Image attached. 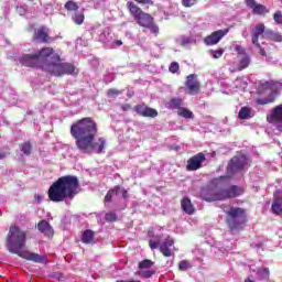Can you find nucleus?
Wrapping results in <instances>:
<instances>
[{"instance_id": "1", "label": "nucleus", "mask_w": 282, "mask_h": 282, "mask_svg": "<svg viewBox=\"0 0 282 282\" xmlns=\"http://www.w3.org/2000/svg\"><path fill=\"white\" fill-rule=\"evenodd\" d=\"M70 135L76 140V147L82 153L94 151L98 155L105 153L107 140L102 137L96 141L98 135V123L91 117H85L70 126Z\"/></svg>"}, {"instance_id": "2", "label": "nucleus", "mask_w": 282, "mask_h": 282, "mask_svg": "<svg viewBox=\"0 0 282 282\" xmlns=\"http://www.w3.org/2000/svg\"><path fill=\"white\" fill-rule=\"evenodd\" d=\"M6 241L7 249L9 252H11V254H18V257H21V259L33 261V263H45L47 261L45 256L23 250L28 241V234L21 230V228L17 225L9 228Z\"/></svg>"}, {"instance_id": "3", "label": "nucleus", "mask_w": 282, "mask_h": 282, "mask_svg": "<svg viewBox=\"0 0 282 282\" xmlns=\"http://www.w3.org/2000/svg\"><path fill=\"white\" fill-rule=\"evenodd\" d=\"M78 188H80V182L77 176H61L50 186L48 199L55 204L65 202V199H74L78 195Z\"/></svg>"}, {"instance_id": "4", "label": "nucleus", "mask_w": 282, "mask_h": 282, "mask_svg": "<svg viewBox=\"0 0 282 282\" xmlns=\"http://www.w3.org/2000/svg\"><path fill=\"white\" fill-rule=\"evenodd\" d=\"M41 69L42 72H46V74H51V76L57 77L76 76L78 74L74 64L61 62V55L54 52L48 57V61L41 65Z\"/></svg>"}, {"instance_id": "5", "label": "nucleus", "mask_w": 282, "mask_h": 282, "mask_svg": "<svg viewBox=\"0 0 282 282\" xmlns=\"http://www.w3.org/2000/svg\"><path fill=\"white\" fill-rule=\"evenodd\" d=\"M127 9L129 14L133 18L135 23L140 25V28H144L145 30H150L154 36L160 34V26L155 24V18L153 15L144 12L135 2L128 1Z\"/></svg>"}, {"instance_id": "6", "label": "nucleus", "mask_w": 282, "mask_h": 282, "mask_svg": "<svg viewBox=\"0 0 282 282\" xmlns=\"http://www.w3.org/2000/svg\"><path fill=\"white\" fill-rule=\"evenodd\" d=\"M246 221H248V215L246 209L241 207H230L226 213V224L231 232L243 230Z\"/></svg>"}, {"instance_id": "7", "label": "nucleus", "mask_w": 282, "mask_h": 282, "mask_svg": "<svg viewBox=\"0 0 282 282\" xmlns=\"http://www.w3.org/2000/svg\"><path fill=\"white\" fill-rule=\"evenodd\" d=\"M52 54H54V48L42 47L36 53L23 54L20 57V64H22L23 67H39L41 69V65H43V63H47Z\"/></svg>"}, {"instance_id": "8", "label": "nucleus", "mask_w": 282, "mask_h": 282, "mask_svg": "<svg viewBox=\"0 0 282 282\" xmlns=\"http://www.w3.org/2000/svg\"><path fill=\"white\" fill-rule=\"evenodd\" d=\"M246 166H248V156H246V154H237L229 161L227 173H229V175H237V173L245 171Z\"/></svg>"}, {"instance_id": "9", "label": "nucleus", "mask_w": 282, "mask_h": 282, "mask_svg": "<svg viewBox=\"0 0 282 282\" xmlns=\"http://www.w3.org/2000/svg\"><path fill=\"white\" fill-rule=\"evenodd\" d=\"M173 246H175V240L171 237H167L161 245L160 238L156 240H149V247L151 250H160L163 257H173Z\"/></svg>"}, {"instance_id": "10", "label": "nucleus", "mask_w": 282, "mask_h": 282, "mask_svg": "<svg viewBox=\"0 0 282 282\" xmlns=\"http://www.w3.org/2000/svg\"><path fill=\"white\" fill-rule=\"evenodd\" d=\"M185 88L189 96H197L202 91V82L197 78V74H191L186 77Z\"/></svg>"}, {"instance_id": "11", "label": "nucleus", "mask_w": 282, "mask_h": 282, "mask_svg": "<svg viewBox=\"0 0 282 282\" xmlns=\"http://www.w3.org/2000/svg\"><path fill=\"white\" fill-rule=\"evenodd\" d=\"M243 195V188L237 185H231L228 188L219 191L220 202H226V199H235V197H241Z\"/></svg>"}, {"instance_id": "12", "label": "nucleus", "mask_w": 282, "mask_h": 282, "mask_svg": "<svg viewBox=\"0 0 282 282\" xmlns=\"http://www.w3.org/2000/svg\"><path fill=\"white\" fill-rule=\"evenodd\" d=\"M204 162H206V154L204 152L197 153L187 160L186 171H199Z\"/></svg>"}, {"instance_id": "13", "label": "nucleus", "mask_w": 282, "mask_h": 282, "mask_svg": "<svg viewBox=\"0 0 282 282\" xmlns=\"http://www.w3.org/2000/svg\"><path fill=\"white\" fill-rule=\"evenodd\" d=\"M50 29L45 26H40L37 30L34 31L32 41L34 43H52L54 37L50 36Z\"/></svg>"}, {"instance_id": "14", "label": "nucleus", "mask_w": 282, "mask_h": 282, "mask_svg": "<svg viewBox=\"0 0 282 282\" xmlns=\"http://www.w3.org/2000/svg\"><path fill=\"white\" fill-rule=\"evenodd\" d=\"M228 32H230V29L214 31L212 34L207 35L204 39V43L207 46L217 45V43H219V41H221V39H224V36L228 34Z\"/></svg>"}, {"instance_id": "15", "label": "nucleus", "mask_w": 282, "mask_h": 282, "mask_svg": "<svg viewBox=\"0 0 282 282\" xmlns=\"http://www.w3.org/2000/svg\"><path fill=\"white\" fill-rule=\"evenodd\" d=\"M199 197L200 199H204V202H220L219 191L216 192L210 186L203 187L200 189Z\"/></svg>"}, {"instance_id": "16", "label": "nucleus", "mask_w": 282, "mask_h": 282, "mask_svg": "<svg viewBox=\"0 0 282 282\" xmlns=\"http://www.w3.org/2000/svg\"><path fill=\"white\" fill-rule=\"evenodd\" d=\"M134 111L142 118H158V111L155 108H151L145 104L134 106Z\"/></svg>"}, {"instance_id": "17", "label": "nucleus", "mask_w": 282, "mask_h": 282, "mask_svg": "<svg viewBox=\"0 0 282 282\" xmlns=\"http://www.w3.org/2000/svg\"><path fill=\"white\" fill-rule=\"evenodd\" d=\"M270 212L276 216L282 215V189H279L274 193V198Z\"/></svg>"}, {"instance_id": "18", "label": "nucleus", "mask_w": 282, "mask_h": 282, "mask_svg": "<svg viewBox=\"0 0 282 282\" xmlns=\"http://www.w3.org/2000/svg\"><path fill=\"white\" fill-rule=\"evenodd\" d=\"M265 34V24L258 23L254 25V28L251 30V43L256 45V47H259V37Z\"/></svg>"}, {"instance_id": "19", "label": "nucleus", "mask_w": 282, "mask_h": 282, "mask_svg": "<svg viewBox=\"0 0 282 282\" xmlns=\"http://www.w3.org/2000/svg\"><path fill=\"white\" fill-rule=\"evenodd\" d=\"M37 230L45 235V237H54V229L52 228V225L47 223V220H41L37 224Z\"/></svg>"}, {"instance_id": "20", "label": "nucleus", "mask_w": 282, "mask_h": 282, "mask_svg": "<svg viewBox=\"0 0 282 282\" xmlns=\"http://www.w3.org/2000/svg\"><path fill=\"white\" fill-rule=\"evenodd\" d=\"M82 242L94 246L96 243V232L91 229H86L82 235Z\"/></svg>"}, {"instance_id": "21", "label": "nucleus", "mask_w": 282, "mask_h": 282, "mask_svg": "<svg viewBox=\"0 0 282 282\" xmlns=\"http://www.w3.org/2000/svg\"><path fill=\"white\" fill-rule=\"evenodd\" d=\"M181 208L186 215H194L195 214V206L191 202V198L183 197L181 200Z\"/></svg>"}, {"instance_id": "22", "label": "nucleus", "mask_w": 282, "mask_h": 282, "mask_svg": "<svg viewBox=\"0 0 282 282\" xmlns=\"http://www.w3.org/2000/svg\"><path fill=\"white\" fill-rule=\"evenodd\" d=\"M269 122H281L282 123V105L273 108Z\"/></svg>"}, {"instance_id": "23", "label": "nucleus", "mask_w": 282, "mask_h": 282, "mask_svg": "<svg viewBox=\"0 0 282 282\" xmlns=\"http://www.w3.org/2000/svg\"><path fill=\"white\" fill-rule=\"evenodd\" d=\"M251 10L253 14H258L259 17L263 14H270V10L263 4L256 3L253 7H251Z\"/></svg>"}, {"instance_id": "24", "label": "nucleus", "mask_w": 282, "mask_h": 282, "mask_svg": "<svg viewBox=\"0 0 282 282\" xmlns=\"http://www.w3.org/2000/svg\"><path fill=\"white\" fill-rule=\"evenodd\" d=\"M72 21L75 25H83L85 23V12L84 11H75L72 15Z\"/></svg>"}, {"instance_id": "25", "label": "nucleus", "mask_w": 282, "mask_h": 282, "mask_svg": "<svg viewBox=\"0 0 282 282\" xmlns=\"http://www.w3.org/2000/svg\"><path fill=\"white\" fill-rule=\"evenodd\" d=\"M118 191H120V185L110 188L104 198L105 204H111V202H113V195H116Z\"/></svg>"}, {"instance_id": "26", "label": "nucleus", "mask_w": 282, "mask_h": 282, "mask_svg": "<svg viewBox=\"0 0 282 282\" xmlns=\"http://www.w3.org/2000/svg\"><path fill=\"white\" fill-rule=\"evenodd\" d=\"M265 34L270 41H274L275 43L282 42V35L279 32H274L272 30H267Z\"/></svg>"}, {"instance_id": "27", "label": "nucleus", "mask_w": 282, "mask_h": 282, "mask_svg": "<svg viewBox=\"0 0 282 282\" xmlns=\"http://www.w3.org/2000/svg\"><path fill=\"white\" fill-rule=\"evenodd\" d=\"M177 115L181 116V118H186L189 120H193L195 118V115L193 113V111L184 107L178 108Z\"/></svg>"}, {"instance_id": "28", "label": "nucleus", "mask_w": 282, "mask_h": 282, "mask_svg": "<svg viewBox=\"0 0 282 282\" xmlns=\"http://www.w3.org/2000/svg\"><path fill=\"white\" fill-rule=\"evenodd\" d=\"M65 10H67V12H78L79 8L78 3L74 0H68L65 2L64 4Z\"/></svg>"}, {"instance_id": "29", "label": "nucleus", "mask_w": 282, "mask_h": 282, "mask_svg": "<svg viewBox=\"0 0 282 282\" xmlns=\"http://www.w3.org/2000/svg\"><path fill=\"white\" fill-rule=\"evenodd\" d=\"M169 108L170 109H177V111L180 109H182V99L181 98H172L169 102Z\"/></svg>"}, {"instance_id": "30", "label": "nucleus", "mask_w": 282, "mask_h": 282, "mask_svg": "<svg viewBox=\"0 0 282 282\" xmlns=\"http://www.w3.org/2000/svg\"><path fill=\"white\" fill-rule=\"evenodd\" d=\"M249 65H250V56L243 55L238 65L239 72L246 69Z\"/></svg>"}, {"instance_id": "31", "label": "nucleus", "mask_w": 282, "mask_h": 282, "mask_svg": "<svg viewBox=\"0 0 282 282\" xmlns=\"http://www.w3.org/2000/svg\"><path fill=\"white\" fill-rule=\"evenodd\" d=\"M20 151L24 153V155H30L32 153V143H30V141H25L22 143Z\"/></svg>"}, {"instance_id": "32", "label": "nucleus", "mask_w": 282, "mask_h": 282, "mask_svg": "<svg viewBox=\"0 0 282 282\" xmlns=\"http://www.w3.org/2000/svg\"><path fill=\"white\" fill-rule=\"evenodd\" d=\"M238 117L240 118V120H248V118H250V108L242 107L239 110Z\"/></svg>"}, {"instance_id": "33", "label": "nucleus", "mask_w": 282, "mask_h": 282, "mask_svg": "<svg viewBox=\"0 0 282 282\" xmlns=\"http://www.w3.org/2000/svg\"><path fill=\"white\" fill-rule=\"evenodd\" d=\"M153 265H154V262L149 259L139 262L140 270H147L149 268H153Z\"/></svg>"}, {"instance_id": "34", "label": "nucleus", "mask_w": 282, "mask_h": 282, "mask_svg": "<svg viewBox=\"0 0 282 282\" xmlns=\"http://www.w3.org/2000/svg\"><path fill=\"white\" fill-rule=\"evenodd\" d=\"M105 220L112 224L113 221H118V214L115 212L107 213L105 215Z\"/></svg>"}, {"instance_id": "35", "label": "nucleus", "mask_w": 282, "mask_h": 282, "mask_svg": "<svg viewBox=\"0 0 282 282\" xmlns=\"http://www.w3.org/2000/svg\"><path fill=\"white\" fill-rule=\"evenodd\" d=\"M122 94V90H118L116 88H110L107 90L108 98H118Z\"/></svg>"}, {"instance_id": "36", "label": "nucleus", "mask_w": 282, "mask_h": 282, "mask_svg": "<svg viewBox=\"0 0 282 282\" xmlns=\"http://www.w3.org/2000/svg\"><path fill=\"white\" fill-rule=\"evenodd\" d=\"M189 268H193V265H191V262L187 260L178 262V270H181V272H186V270H189Z\"/></svg>"}, {"instance_id": "37", "label": "nucleus", "mask_w": 282, "mask_h": 282, "mask_svg": "<svg viewBox=\"0 0 282 282\" xmlns=\"http://www.w3.org/2000/svg\"><path fill=\"white\" fill-rule=\"evenodd\" d=\"M257 274L260 276V279H270V269H258Z\"/></svg>"}, {"instance_id": "38", "label": "nucleus", "mask_w": 282, "mask_h": 282, "mask_svg": "<svg viewBox=\"0 0 282 282\" xmlns=\"http://www.w3.org/2000/svg\"><path fill=\"white\" fill-rule=\"evenodd\" d=\"M169 70L171 72V74H177V72H180V63L172 62L170 64Z\"/></svg>"}, {"instance_id": "39", "label": "nucleus", "mask_w": 282, "mask_h": 282, "mask_svg": "<svg viewBox=\"0 0 282 282\" xmlns=\"http://www.w3.org/2000/svg\"><path fill=\"white\" fill-rule=\"evenodd\" d=\"M224 48H218L216 51H210L213 58H221L224 56Z\"/></svg>"}, {"instance_id": "40", "label": "nucleus", "mask_w": 282, "mask_h": 282, "mask_svg": "<svg viewBox=\"0 0 282 282\" xmlns=\"http://www.w3.org/2000/svg\"><path fill=\"white\" fill-rule=\"evenodd\" d=\"M235 52H237L238 56H246V55H248L246 53V48L243 46L239 45V44H237L235 46Z\"/></svg>"}, {"instance_id": "41", "label": "nucleus", "mask_w": 282, "mask_h": 282, "mask_svg": "<svg viewBox=\"0 0 282 282\" xmlns=\"http://www.w3.org/2000/svg\"><path fill=\"white\" fill-rule=\"evenodd\" d=\"M273 21H275V23H278L279 25H282V12L281 11H276L273 14Z\"/></svg>"}, {"instance_id": "42", "label": "nucleus", "mask_w": 282, "mask_h": 282, "mask_svg": "<svg viewBox=\"0 0 282 282\" xmlns=\"http://www.w3.org/2000/svg\"><path fill=\"white\" fill-rule=\"evenodd\" d=\"M153 274H155V270H147L141 272V276H143V279H151Z\"/></svg>"}, {"instance_id": "43", "label": "nucleus", "mask_w": 282, "mask_h": 282, "mask_svg": "<svg viewBox=\"0 0 282 282\" xmlns=\"http://www.w3.org/2000/svg\"><path fill=\"white\" fill-rule=\"evenodd\" d=\"M197 3V0H182V6L184 8H192V6H195Z\"/></svg>"}, {"instance_id": "44", "label": "nucleus", "mask_w": 282, "mask_h": 282, "mask_svg": "<svg viewBox=\"0 0 282 282\" xmlns=\"http://www.w3.org/2000/svg\"><path fill=\"white\" fill-rule=\"evenodd\" d=\"M270 102H274V98L257 99L258 105H270Z\"/></svg>"}, {"instance_id": "45", "label": "nucleus", "mask_w": 282, "mask_h": 282, "mask_svg": "<svg viewBox=\"0 0 282 282\" xmlns=\"http://www.w3.org/2000/svg\"><path fill=\"white\" fill-rule=\"evenodd\" d=\"M139 6H153V0H134Z\"/></svg>"}, {"instance_id": "46", "label": "nucleus", "mask_w": 282, "mask_h": 282, "mask_svg": "<svg viewBox=\"0 0 282 282\" xmlns=\"http://www.w3.org/2000/svg\"><path fill=\"white\" fill-rule=\"evenodd\" d=\"M257 50H259V54L261 56H268V54L265 53V50L263 47H261V44H259V46H256Z\"/></svg>"}, {"instance_id": "47", "label": "nucleus", "mask_w": 282, "mask_h": 282, "mask_svg": "<svg viewBox=\"0 0 282 282\" xmlns=\"http://www.w3.org/2000/svg\"><path fill=\"white\" fill-rule=\"evenodd\" d=\"M245 3L248 8H252L253 6L257 4L254 0H245Z\"/></svg>"}, {"instance_id": "48", "label": "nucleus", "mask_w": 282, "mask_h": 282, "mask_svg": "<svg viewBox=\"0 0 282 282\" xmlns=\"http://www.w3.org/2000/svg\"><path fill=\"white\" fill-rule=\"evenodd\" d=\"M122 111H131V105L130 104H123L121 106Z\"/></svg>"}, {"instance_id": "49", "label": "nucleus", "mask_w": 282, "mask_h": 282, "mask_svg": "<svg viewBox=\"0 0 282 282\" xmlns=\"http://www.w3.org/2000/svg\"><path fill=\"white\" fill-rule=\"evenodd\" d=\"M122 197H123V199H128V197H129V192L127 191V189H122Z\"/></svg>"}, {"instance_id": "50", "label": "nucleus", "mask_w": 282, "mask_h": 282, "mask_svg": "<svg viewBox=\"0 0 282 282\" xmlns=\"http://www.w3.org/2000/svg\"><path fill=\"white\" fill-rule=\"evenodd\" d=\"M7 153L6 152H0V160H4V158H7Z\"/></svg>"}, {"instance_id": "51", "label": "nucleus", "mask_w": 282, "mask_h": 282, "mask_svg": "<svg viewBox=\"0 0 282 282\" xmlns=\"http://www.w3.org/2000/svg\"><path fill=\"white\" fill-rule=\"evenodd\" d=\"M115 44L118 45V47H120V45H122V40H116Z\"/></svg>"}, {"instance_id": "52", "label": "nucleus", "mask_w": 282, "mask_h": 282, "mask_svg": "<svg viewBox=\"0 0 282 282\" xmlns=\"http://www.w3.org/2000/svg\"><path fill=\"white\" fill-rule=\"evenodd\" d=\"M188 43H191L189 40H183V45H186V44H188Z\"/></svg>"}, {"instance_id": "53", "label": "nucleus", "mask_w": 282, "mask_h": 282, "mask_svg": "<svg viewBox=\"0 0 282 282\" xmlns=\"http://www.w3.org/2000/svg\"><path fill=\"white\" fill-rule=\"evenodd\" d=\"M35 199H37V202H41V199H43L41 196H35Z\"/></svg>"}, {"instance_id": "54", "label": "nucleus", "mask_w": 282, "mask_h": 282, "mask_svg": "<svg viewBox=\"0 0 282 282\" xmlns=\"http://www.w3.org/2000/svg\"><path fill=\"white\" fill-rule=\"evenodd\" d=\"M128 282H142L140 280H128Z\"/></svg>"}, {"instance_id": "55", "label": "nucleus", "mask_w": 282, "mask_h": 282, "mask_svg": "<svg viewBox=\"0 0 282 282\" xmlns=\"http://www.w3.org/2000/svg\"><path fill=\"white\" fill-rule=\"evenodd\" d=\"M117 282H128V280H127V281H124V280H118Z\"/></svg>"}, {"instance_id": "56", "label": "nucleus", "mask_w": 282, "mask_h": 282, "mask_svg": "<svg viewBox=\"0 0 282 282\" xmlns=\"http://www.w3.org/2000/svg\"><path fill=\"white\" fill-rule=\"evenodd\" d=\"M279 131H281V126H278Z\"/></svg>"}]
</instances>
